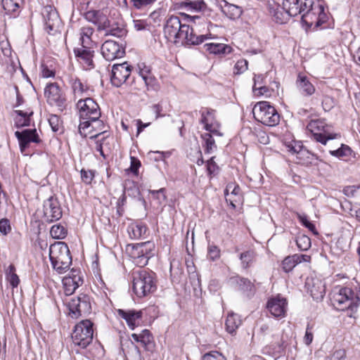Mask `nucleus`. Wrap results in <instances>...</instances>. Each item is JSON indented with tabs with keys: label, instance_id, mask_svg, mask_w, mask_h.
Here are the masks:
<instances>
[{
	"label": "nucleus",
	"instance_id": "1",
	"mask_svg": "<svg viewBox=\"0 0 360 360\" xmlns=\"http://www.w3.org/2000/svg\"><path fill=\"white\" fill-rule=\"evenodd\" d=\"M195 20H202L203 27H208V22L198 16H191L184 13L179 15H171L166 19L164 25V34L166 39L176 45L192 46L198 45L210 38L211 34H196L194 29L189 23L195 22Z\"/></svg>",
	"mask_w": 360,
	"mask_h": 360
},
{
	"label": "nucleus",
	"instance_id": "2",
	"mask_svg": "<svg viewBox=\"0 0 360 360\" xmlns=\"http://www.w3.org/2000/svg\"><path fill=\"white\" fill-rule=\"evenodd\" d=\"M78 128L79 134L91 139L94 149L105 157L103 146L109 136L110 127L100 118H94L81 121Z\"/></svg>",
	"mask_w": 360,
	"mask_h": 360
},
{
	"label": "nucleus",
	"instance_id": "3",
	"mask_svg": "<svg viewBox=\"0 0 360 360\" xmlns=\"http://www.w3.org/2000/svg\"><path fill=\"white\" fill-rule=\"evenodd\" d=\"M132 289L138 297H144L157 289L156 275L151 271L142 269L133 273Z\"/></svg>",
	"mask_w": 360,
	"mask_h": 360
},
{
	"label": "nucleus",
	"instance_id": "4",
	"mask_svg": "<svg viewBox=\"0 0 360 360\" xmlns=\"http://www.w3.org/2000/svg\"><path fill=\"white\" fill-rule=\"evenodd\" d=\"M49 259L53 269L58 274L66 272L72 264V257L65 242H55L49 247Z\"/></svg>",
	"mask_w": 360,
	"mask_h": 360
},
{
	"label": "nucleus",
	"instance_id": "5",
	"mask_svg": "<svg viewBox=\"0 0 360 360\" xmlns=\"http://www.w3.org/2000/svg\"><path fill=\"white\" fill-rule=\"evenodd\" d=\"M306 10L302 16V22L307 28L314 30L328 27L329 17L325 7L321 3H315L313 1L312 5Z\"/></svg>",
	"mask_w": 360,
	"mask_h": 360
},
{
	"label": "nucleus",
	"instance_id": "6",
	"mask_svg": "<svg viewBox=\"0 0 360 360\" xmlns=\"http://www.w3.org/2000/svg\"><path fill=\"white\" fill-rule=\"evenodd\" d=\"M255 120L268 127L278 125L281 120V115L276 108L268 101H259L252 108Z\"/></svg>",
	"mask_w": 360,
	"mask_h": 360
},
{
	"label": "nucleus",
	"instance_id": "7",
	"mask_svg": "<svg viewBox=\"0 0 360 360\" xmlns=\"http://www.w3.org/2000/svg\"><path fill=\"white\" fill-rule=\"evenodd\" d=\"M154 250L155 244L152 241L129 244L126 247V252L132 262L140 267L148 264L149 259L154 255Z\"/></svg>",
	"mask_w": 360,
	"mask_h": 360
},
{
	"label": "nucleus",
	"instance_id": "8",
	"mask_svg": "<svg viewBox=\"0 0 360 360\" xmlns=\"http://www.w3.org/2000/svg\"><path fill=\"white\" fill-rule=\"evenodd\" d=\"M359 302V297L351 288H343L339 290V311H341V316H348L354 321V314Z\"/></svg>",
	"mask_w": 360,
	"mask_h": 360
},
{
	"label": "nucleus",
	"instance_id": "9",
	"mask_svg": "<svg viewBox=\"0 0 360 360\" xmlns=\"http://www.w3.org/2000/svg\"><path fill=\"white\" fill-rule=\"evenodd\" d=\"M64 303L68 310V314L72 319H77L86 316L91 311V297L86 294H80L77 297L65 299Z\"/></svg>",
	"mask_w": 360,
	"mask_h": 360
},
{
	"label": "nucleus",
	"instance_id": "10",
	"mask_svg": "<svg viewBox=\"0 0 360 360\" xmlns=\"http://www.w3.org/2000/svg\"><path fill=\"white\" fill-rule=\"evenodd\" d=\"M93 326L94 323L89 319L82 320L75 325L71 335L75 346L85 349L91 344L94 336Z\"/></svg>",
	"mask_w": 360,
	"mask_h": 360
},
{
	"label": "nucleus",
	"instance_id": "11",
	"mask_svg": "<svg viewBox=\"0 0 360 360\" xmlns=\"http://www.w3.org/2000/svg\"><path fill=\"white\" fill-rule=\"evenodd\" d=\"M44 96L47 103L56 107L60 112L67 109L68 102L65 94L57 82L46 84L44 89Z\"/></svg>",
	"mask_w": 360,
	"mask_h": 360
},
{
	"label": "nucleus",
	"instance_id": "12",
	"mask_svg": "<svg viewBox=\"0 0 360 360\" xmlns=\"http://www.w3.org/2000/svg\"><path fill=\"white\" fill-rule=\"evenodd\" d=\"M76 108L78 110L79 122L89 119L100 118L101 116L98 104L90 97L79 98Z\"/></svg>",
	"mask_w": 360,
	"mask_h": 360
},
{
	"label": "nucleus",
	"instance_id": "13",
	"mask_svg": "<svg viewBox=\"0 0 360 360\" xmlns=\"http://www.w3.org/2000/svg\"><path fill=\"white\" fill-rule=\"evenodd\" d=\"M307 128L316 141L324 145L328 140L334 139L336 137V134L330 133V127L321 120H311Z\"/></svg>",
	"mask_w": 360,
	"mask_h": 360
},
{
	"label": "nucleus",
	"instance_id": "14",
	"mask_svg": "<svg viewBox=\"0 0 360 360\" xmlns=\"http://www.w3.org/2000/svg\"><path fill=\"white\" fill-rule=\"evenodd\" d=\"M216 110L202 107L200 110V118L199 122L203 124V128L213 134L214 136H221L223 134L220 131L221 124L217 120Z\"/></svg>",
	"mask_w": 360,
	"mask_h": 360
},
{
	"label": "nucleus",
	"instance_id": "15",
	"mask_svg": "<svg viewBox=\"0 0 360 360\" xmlns=\"http://www.w3.org/2000/svg\"><path fill=\"white\" fill-rule=\"evenodd\" d=\"M42 15L45 22V30L48 34L54 35L60 32L61 20L56 9L50 5L44 7Z\"/></svg>",
	"mask_w": 360,
	"mask_h": 360
},
{
	"label": "nucleus",
	"instance_id": "16",
	"mask_svg": "<svg viewBox=\"0 0 360 360\" xmlns=\"http://www.w3.org/2000/svg\"><path fill=\"white\" fill-rule=\"evenodd\" d=\"M132 66L127 62L112 65L110 81L113 86H121L129 79L131 74Z\"/></svg>",
	"mask_w": 360,
	"mask_h": 360
},
{
	"label": "nucleus",
	"instance_id": "17",
	"mask_svg": "<svg viewBox=\"0 0 360 360\" xmlns=\"http://www.w3.org/2000/svg\"><path fill=\"white\" fill-rule=\"evenodd\" d=\"M63 216V211L58 200L49 198L44 205L43 219L46 223H52L59 220Z\"/></svg>",
	"mask_w": 360,
	"mask_h": 360
},
{
	"label": "nucleus",
	"instance_id": "18",
	"mask_svg": "<svg viewBox=\"0 0 360 360\" xmlns=\"http://www.w3.org/2000/svg\"><path fill=\"white\" fill-rule=\"evenodd\" d=\"M15 136L18 140L22 153H25L31 143L39 144L41 142V139L37 134L36 129H24L22 131H16Z\"/></svg>",
	"mask_w": 360,
	"mask_h": 360
},
{
	"label": "nucleus",
	"instance_id": "19",
	"mask_svg": "<svg viewBox=\"0 0 360 360\" xmlns=\"http://www.w3.org/2000/svg\"><path fill=\"white\" fill-rule=\"evenodd\" d=\"M101 51L103 58L108 61L120 58L125 54L124 48L112 40H106L102 44Z\"/></svg>",
	"mask_w": 360,
	"mask_h": 360
},
{
	"label": "nucleus",
	"instance_id": "20",
	"mask_svg": "<svg viewBox=\"0 0 360 360\" xmlns=\"http://www.w3.org/2000/svg\"><path fill=\"white\" fill-rule=\"evenodd\" d=\"M287 307V300L280 295L269 298L266 304V308L271 314L278 319L285 316Z\"/></svg>",
	"mask_w": 360,
	"mask_h": 360
},
{
	"label": "nucleus",
	"instance_id": "21",
	"mask_svg": "<svg viewBox=\"0 0 360 360\" xmlns=\"http://www.w3.org/2000/svg\"><path fill=\"white\" fill-rule=\"evenodd\" d=\"M305 287L314 300H319L323 298L326 286L321 278L316 276L308 277L305 282Z\"/></svg>",
	"mask_w": 360,
	"mask_h": 360
},
{
	"label": "nucleus",
	"instance_id": "22",
	"mask_svg": "<svg viewBox=\"0 0 360 360\" xmlns=\"http://www.w3.org/2000/svg\"><path fill=\"white\" fill-rule=\"evenodd\" d=\"M68 82L75 98L89 96V91H92L88 82L76 75H70Z\"/></svg>",
	"mask_w": 360,
	"mask_h": 360
},
{
	"label": "nucleus",
	"instance_id": "23",
	"mask_svg": "<svg viewBox=\"0 0 360 360\" xmlns=\"http://www.w3.org/2000/svg\"><path fill=\"white\" fill-rule=\"evenodd\" d=\"M138 68L139 74L144 81L147 90L158 91L160 89V84L152 72V68L145 63H139Z\"/></svg>",
	"mask_w": 360,
	"mask_h": 360
},
{
	"label": "nucleus",
	"instance_id": "24",
	"mask_svg": "<svg viewBox=\"0 0 360 360\" xmlns=\"http://www.w3.org/2000/svg\"><path fill=\"white\" fill-rule=\"evenodd\" d=\"M84 18L89 22L97 27L98 31L106 30L109 27L108 18L100 10H89L84 13Z\"/></svg>",
	"mask_w": 360,
	"mask_h": 360
},
{
	"label": "nucleus",
	"instance_id": "25",
	"mask_svg": "<svg viewBox=\"0 0 360 360\" xmlns=\"http://www.w3.org/2000/svg\"><path fill=\"white\" fill-rule=\"evenodd\" d=\"M79 273L77 270L72 269L68 275L63 278V290L67 296L71 295L82 284L83 281Z\"/></svg>",
	"mask_w": 360,
	"mask_h": 360
},
{
	"label": "nucleus",
	"instance_id": "26",
	"mask_svg": "<svg viewBox=\"0 0 360 360\" xmlns=\"http://www.w3.org/2000/svg\"><path fill=\"white\" fill-rule=\"evenodd\" d=\"M74 53L77 60L85 70H91L94 68V51L92 49L75 48Z\"/></svg>",
	"mask_w": 360,
	"mask_h": 360
},
{
	"label": "nucleus",
	"instance_id": "27",
	"mask_svg": "<svg viewBox=\"0 0 360 360\" xmlns=\"http://www.w3.org/2000/svg\"><path fill=\"white\" fill-rule=\"evenodd\" d=\"M313 0H283L282 5L291 15H297L311 6Z\"/></svg>",
	"mask_w": 360,
	"mask_h": 360
},
{
	"label": "nucleus",
	"instance_id": "28",
	"mask_svg": "<svg viewBox=\"0 0 360 360\" xmlns=\"http://www.w3.org/2000/svg\"><path fill=\"white\" fill-rule=\"evenodd\" d=\"M268 11L273 18V20L279 24L285 23L289 20V18L292 16L284 9L283 6L281 7L274 1H272V2L269 1Z\"/></svg>",
	"mask_w": 360,
	"mask_h": 360
},
{
	"label": "nucleus",
	"instance_id": "29",
	"mask_svg": "<svg viewBox=\"0 0 360 360\" xmlns=\"http://www.w3.org/2000/svg\"><path fill=\"white\" fill-rule=\"evenodd\" d=\"M341 234L339 236V249L343 252L349 250L353 238V228L347 223L342 222Z\"/></svg>",
	"mask_w": 360,
	"mask_h": 360
},
{
	"label": "nucleus",
	"instance_id": "30",
	"mask_svg": "<svg viewBox=\"0 0 360 360\" xmlns=\"http://www.w3.org/2000/svg\"><path fill=\"white\" fill-rule=\"evenodd\" d=\"M357 153L349 146L342 143L339 147V163H345L348 166L354 165L358 161Z\"/></svg>",
	"mask_w": 360,
	"mask_h": 360
},
{
	"label": "nucleus",
	"instance_id": "31",
	"mask_svg": "<svg viewBox=\"0 0 360 360\" xmlns=\"http://www.w3.org/2000/svg\"><path fill=\"white\" fill-rule=\"evenodd\" d=\"M119 316L124 319L129 328L134 330L139 324V321L142 319L143 313L141 311L134 309L124 310L119 309L117 310Z\"/></svg>",
	"mask_w": 360,
	"mask_h": 360
},
{
	"label": "nucleus",
	"instance_id": "32",
	"mask_svg": "<svg viewBox=\"0 0 360 360\" xmlns=\"http://www.w3.org/2000/svg\"><path fill=\"white\" fill-rule=\"evenodd\" d=\"M13 120L15 127L21 128L29 127L31 124L32 117L34 112L31 108L15 110L13 111Z\"/></svg>",
	"mask_w": 360,
	"mask_h": 360
},
{
	"label": "nucleus",
	"instance_id": "33",
	"mask_svg": "<svg viewBox=\"0 0 360 360\" xmlns=\"http://www.w3.org/2000/svg\"><path fill=\"white\" fill-rule=\"evenodd\" d=\"M295 84L299 92L304 96H309L315 93V86L305 73H298Z\"/></svg>",
	"mask_w": 360,
	"mask_h": 360
},
{
	"label": "nucleus",
	"instance_id": "34",
	"mask_svg": "<svg viewBox=\"0 0 360 360\" xmlns=\"http://www.w3.org/2000/svg\"><path fill=\"white\" fill-rule=\"evenodd\" d=\"M131 337L146 351L152 350L155 346L153 335L148 329H143L139 333H132Z\"/></svg>",
	"mask_w": 360,
	"mask_h": 360
},
{
	"label": "nucleus",
	"instance_id": "35",
	"mask_svg": "<svg viewBox=\"0 0 360 360\" xmlns=\"http://www.w3.org/2000/svg\"><path fill=\"white\" fill-rule=\"evenodd\" d=\"M240 192L241 189L236 182H230L227 184L224 191V195L226 202H229L233 209L236 207V202L240 200Z\"/></svg>",
	"mask_w": 360,
	"mask_h": 360
},
{
	"label": "nucleus",
	"instance_id": "36",
	"mask_svg": "<svg viewBox=\"0 0 360 360\" xmlns=\"http://www.w3.org/2000/svg\"><path fill=\"white\" fill-rule=\"evenodd\" d=\"M1 3L6 15L17 18L24 6L25 0H1Z\"/></svg>",
	"mask_w": 360,
	"mask_h": 360
},
{
	"label": "nucleus",
	"instance_id": "37",
	"mask_svg": "<svg viewBox=\"0 0 360 360\" xmlns=\"http://www.w3.org/2000/svg\"><path fill=\"white\" fill-rule=\"evenodd\" d=\"M94 33V29L89 25L83 26L79 29V41L82 47L93 49L94 41L92 39V36Z\"/></svg>",
	"mask_w": 360,
	"mask_h": 360
},
{
	"label": "nucleus",
	"instance_id": "38",
	"mask_svg": "<svg viewBox=\"0 0 360 360\" xmlns=\"http://www.w3.org/2000/svg\"><path fill=\"white\" fill-rule=\"evenodd\" d=\"M148 231L146 225L140 221H133L127 226V232L131 239L136 240L145 236Z\"/></svg>",
	"mask_w": 360,
	"mask_h": 360
},
{
	"label": "nucleus",
	"instance_id": "39",
	"mask_svg": "<svg viewBox=\"0 0 360 360\" xmlns=\"http://www.w3.org/2000/svg\"><path fill=\"white\" fill-rule=\"evenodd\" d=\"M257 252L255 249H249L242 252L239 255L241 267L243 269H248L256 261Z\"/></svg>",
	"mask_w": 360,
	"mask_h": 360
},
{
	"label": "nucleus",
	"instance_id": "40",
	"mask_svg": "<svg viewBox=\"0 0 360 360\" xmlns=\"http://www.w3.org/2000/svg\"><path fill=\"white\" fill-rule=\"evenodd\" d=\"M259 79H262V75L255 76L254 77V85L253 91L257 96H264L266 98H269L275 94L274 89L269 88L266 86H262Z\"/></svg>",
	"mask_w": 360,
	"mask_h": 360
},
{
	"label": "nucleus",
	"instance_id": "41",
	"mask_svg": "<svg viewBox=\"0 0 360 360\" xmlns=\"http://www.w3.org/2000/svg\"><path fill=\"white\" fill-rule=\"evenodd\" d=\"M204 48L207 52L214 55L230 53L232 51L230 46L224 44L207 43L204 45Z\"/></svg>",
	"mask_w": 360,
	"mask_h": 360
},
{
	"label": "nucleus",
	"instance_id": "42",
	"mask_svg": "<svg viewBox=\"0 0 360 360\" xmlns=\"http://www.w3.org/2000/svg\"><path fill=\"white\" fill-rule=\"evenodd\" d=\"M241 321L237 314H229L225 321L226 330L228 333L233 334L236 331Z\"/></svg>",
	"mask_w": 360,
	"mask_h": 360
},
{
	"label": "nucleus",
	"instance_id": "43",
	"mask_svg": "<svg viewBox=\"0 0 360 360\" xmlns=\"http://www.w3.org/2000/svg\"><path fill=\"white\" fill-rule=\"evenodd\" d=\"M6 279L13 288H17L20 283V278L16 274V268L11 264L5 270Z\"/></svg>",
	"mask_w": 360,
	"mask_h": 360
},
{
	"label": "nucleus",
	"instance_id": "44",
	"mask_svg": "<svg viewBox=\"0 0 360 360\" xmlns=\"http://www.w3.org/2000/svg\"><path fill=\"white\" fill-rule=\"evenodd\" d=\"M181 5L191 11H204L207 7L204 0H184L181 3Z\"/></svg>",
	"mask_w": 360,
	"mask_h": 360
},
{
	"label": "nucleus",
	"instance_id": "45",
	"mask_svg": "<svg viewBox=\"0 0 360 360\" xmlns=\"http://www.w3.org/2000/svg\"><path fill=\"white\" fill-rule=\"evenodd\" d=\"M49 122L53 131L59 134L63 133V122L60 116L56 115H51L49 118Z\"/></svg>",
	"mask_w": 360,
	"mask_h": 360
},
{
	"label": "nucleus",
	"instance_id": "46",
	"mask_svg": "<svg viewBox=\"0 0 360 360\" xmlns=\"http://www.w3.org/2000/svg\"><path fill=\"white\" fill-rule=\"evenodd\" d=\"M213 134L205 133L201 135V139L203 141L202 146L205 153H211L214 148H217L215 141L212 136Z\"/></svg>",
	"mask_w": 360,
	"mask_h": 360
},
{
	"label": "nucleus",
	"instance_id": "47",
	"mask_svg": "<svg viewBox=\"0 0 360 360\" xmlns=\"http://www.w3.org/2000/svg\"><path fill=\"white\" fill-rule=\"evenodd\" d=\"M298 264L295 254L285 257L281 262V269L285 273L291 272Z\"/></svg>",
	"mask_w": 360,
	"mask_h": 360
},
{
	"label": "nucleus",
	"instance_id": "48",
	"mask_svg": "<svg viewBox=\"0 0 360 360\" xmlns=\"http://www.w3.org/2000/svg\"><path fill=\"white\" fill-rule=\"evenodd\" d=\"M50 234L53 238L63 239L68 235V229L66 226L57 224L51 228Z\"/></svg>",
	"mask_w": 360,
	"mask_h": 360
},
{
	"label": "nucleus",
	"instance_id": "49",
	"mask_svg": "<svg viewBox=\"0 0 360 360\" xmlns=\"http://www.w3.org/2000/svg\"><path fill=\"white\" fill-rule=\"evenodd\" d=\"M214 158L215 157L213 156L206 162L207 176L210 179L217 176L220 170L219 167L214 161Z\"/></svg>",
	"mask_w": 360,
	"mask_h": 360
},
{
	"label": "nucleus",
	"instance_id": "50",
	"mask_svg": "<svg viewBox=\"0 0 360 360\" xmlns=\"http://www.w3.org/2000/svg\"><path fill=\"white\" fill-rule=\"evenodd\" d=\"M141 167V161L134 156L130 157V166L125 169L126 174L131 173L134 176L139 175V169Z\"/></svg>",
	"mask_w": 360,
	"mask_h": 360
},
{
	"label": "nucleus",
	"instance_id": "51",
	"mask_svg": "<svg viewBox=\"0 0 360 360\" xmlns=\"http://www.w3.org/2000/svg\"><path fill=\"white\" fill-rule=\"evenodd\" d=\"M297 219H299V221L301 223L302 226L306 227L310 232H311L314 236H318L319 232L317 231L315 225L310 221L307 216L305 214H297Z\"/></svg>",
	"mask_w": 360,
	"mask_h": 360
},
{
	"label": "nucleus",
	"instance_id": "52",
	"mask_svg": "<svg viewBox=\"0 0 360 360\" xmlns=\"http://www.w3.org/2000/svg\"><path fill=\"white\" fill-rule=\"evenodd\" d=\"M80 174L82 182L86 185H91L95 178L96 171L82 169Z\"/></svg>",
	"mask_w": 360,
	"mask_h": 360
},
{
	"label": "nucleus",
	"instance_id": "53",
	"mask_svg": "<svg viewBox=\"0 0 360 360\" xmlns=\"http://www.w3.org/2000/svg\"><path fill=\"white\" fill-rule=\"evenodd\" d=\"M157 0H130L131 6L137 10H143L151 6Z\"/></svg>",
	"mask_w": 360,
	"mask_h": 360
},
{
	"label": "nucleus",
	"instance_id": "54",
	"mask_svg": "<svg viewBox=\"0 0 360 360\" xmlns=\"http://www.w3.org/2000/svg\"><path fill=\"white\" fill-rule=\"evenodd\" d=\"M296 243L300 250H307L311 247V239L307 236L302 235L297 238Z\"/></svg>",
	"mask_w": 360,
	"mask_h": 360
},
{
	"label": "nucleus",
	"instance_id": "55",
	"mask_svg": "<svg viewBox=\"0 0 360 360\" xmlns=\"http://www.w3.org/2000/svg\"><path fill=\"white\" fill-rule=\"evenodd\" d=\"M221 250L216 245H209L207 247V258L210 261H215L220 258Z\"/></svg>",
	"mask_w": 360,
	"mask_h": 360
},
{
	"label": "nucleus",
	"instance_id": "56",
	"mask_svg": "<svg viewBox=\"0 0 360 360\" xmlns=\"http://www.w3.org/2000/svg\"><path fill=\"white\" fill-rule=\"evenodd\" d=\"M248 68V62L244 58H240L237 60L233 67V74L240 75L245 72Z\"/></svg>",
	"mask_w": 360,
	"mask_h": 360
},
{
	"label": "nucleus",
	"instance_id": "57",
	"mask_svg": "<svg viewBox=\"0 0 360 360\" xmlns=\"http://www.w3.org/2000/svg\"><path fill=\"white\" fill-rule=\"evenodd\" d=\"M359 189L360 184L347 186L343 188L342 193L347 198H355L357 196Z\"/></svg>",
	"mask_w": 360,
	"mask_h": 360
},
{
	"label": "nucleus",
	"instance_id": "58",
	"mask_svg": "<svg viewBox=\"0 0 360 360\" xmlns=\"http://www.w3.org/2000/svg\"><path fill=\"white\" fill-rule=\"evenodd\" d=\"M12 231L11 221L7 218L0 219V233L3 236L8 235Z\"/></svg>",
	"mask_w": 360,
	"mask_h": 360
},
{
	"label": "nucleus",
	"instance_id": "59",
	"mask_svg": "<svg viewBox=\"0 0 360 360\" xmlns=\"http://www.w3.org/2000/svg\"><path fill=\"white\" fill-rule=\"evenodd\" d=\"M105 30L106 31L105 34V36L112 35L117 37H122L125 34V30L118 26L113 27L110 25L109 27Z\"/></svg>",
	"mask_w": 360,
	"mask_h": 360
},
{
	"label": "nucleus",
	"instance_id": "60",
	"mask_svg": "<svg viewBox=\"0 0 360 360\" xmlns=\"http://www.w3.org/2000/svg\"><path fill=\"white\" fill-rule=\"evenodd\" d=\"M202 360H226V358L217 351H212L205 354Z\"/></svg>",
	"mask_w": 360,
	"mask_h": 360
},
{
	"label": "nucleus",
	"instance_id": "61",
	"mask_svg": "<svg viewBox=\"0 0 360 360\" xmlns=\"http://www.w3.org/2000/svg\"><path fill=\"white\" fill-rule=\"evenodd\" d=\"M0 49L5 56H8L11 53V46L7 39L0 37Z\"/></svg>",
	"mask_w": 360,
	"mask_h": 360
},
{
	"label": "nucleus",
	"instance_id": "62",
	"mask_svg": "<svg viewBox=\"0 0 360 360\" xmlns=\"http://www.w3.org/2000/svg\"><path fill=\"white\" fill-rule=\"evenodd\" d=\"M314 325L308 323L306 328L305 335L304 337V342L306 345H309L314 338L313 335Z\"/></svg>",
	"mask_w": 360,
	"mask_h": 360
},
{
	"label": "nucleus",
	"instance_id": "63",
	"mask_svg": "<svg viewBox=\"0 0 360 360\" xmlns=\"http://www.w3.org/2000/svg\"><path fill=\"white\" fill-rule=\"evenodd\" d=\"M238 285L242 290L248 291L251 290L253 287V284L248 278H241L238 281Z\"/></svg>",
	"mask_w": 360,
	"mask_h": 360
},
{
	"label": "nucleus",
	"instance_id": "64",
	"mask_svg": "<svg viewBox=\"0 0 360 360\" xmlns=\"http://www.w3.org/2000/svg\"><path fill=\"white\" fill-rule=\"evenodd\" d=\"M41 76L44 78L53 77L55 76V70L50 69L46 65H41Z\"/></svg>",
	"mask_w": 360,
	"mask_h": 360
}]
</instances>
